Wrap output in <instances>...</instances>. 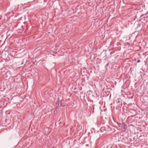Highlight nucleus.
<instances>
[{
  "label": "nucleus",
  "instance_id": "1",
  "mask_svg": "<svg viewBox=\"0 0 148 148\" xmlns=\"http://www.w3.org/2000/svg\"><path fill=\"white\" fill-rule=\"evenodd\" d=\"M140 62V60H137V62Z\"/></svg>",
  "mask_w": 148,
  "mask_h": 148
}]
</instances>
